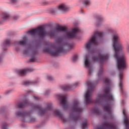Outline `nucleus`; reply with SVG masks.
I'll return each instance as SVG.
<instances>
[{
	"mask_svg": "<svg viewBox=\"0 0 129 129\" xmlns=\"http://www.w3.org/2000/svg\"><path fill=\"white\" fill-rule=\"evenodd\" d=\"M103 109L104 111L108 112V114L107 117L105 116L104 118H112L113 115L112 114L111 105L109 104H106L103 106Z\"/></svg>",
	"mask_w": 129,
	"mask_h": 129,
	"instance_id": "obj_12",
	"label": "nucleus"
},
{
	"mask_svg": "<svg viewBox=\"0 0 129 129\" xmlns=\"http://www.w3.org/2000/svg\"><path fill=\"white\" fill-rule=\"evenodd\" d=\"M104 83L106 87L104 89V94H98L97 98L95 101L96 104H99L103 101H109V102H112L114 101V98L112 94L110 92V87H111V81L108 78H105L104 79Z\"/></svg>",
	"mask_w": 129,
	"mask_h": 129,
	"instance_id": "obj_2",
	"label": "nucleus"
},
{
	"mask_svg": "<svg viewBox=\"0 0 129 129\" xmlns=\"http://www.w3.org/2000/svg\"><path fill=\"white\" fill-rule=\"evenodd\" d=\"M3 19H4V20H9V19H10V14L7 13H3Z\"/></svg>",
	"mask_w": 129,
	"mask_h": 129,
	"instance_id": "obj_26",
	"label": "nucleus"
},
{
	"mask_svg": "<svg viewBox=\"0 0 129 129\" xmlns=\"http://www.w3.org/2000/svg\"><path fill=\"white\" fill-rule=\"evenodd\" d=\"M65 46H67L70 49L73 48V45L69 43H65L64 45H60L57 47L44 48L43 51L49 53L51 56H60L61 53H65V48H64Z\"/></svg>",
	"mask_w": 129,
	"mask_h": 129,
	"instance_id": "obj_4",
	"label": "nucleus"
},
{
	"mask_svg": "<svg viewBox=\"0 0 129 129\" xmlns=\"http://www.w3.org/2000/svg\"><path fill=\"white\" fill-rule=\"evenodd\" d=\"M32 83H33V82H31L30 81H26L23 83V85L28 86V85H30V84H32Z\"/></svg>",
	"mask_w": 129,
	"mask_h": 129,
	"instance_id": "obj_28",
	"label": "nucleus"
},
{
	"mask_svg": "<svg viewBox=\"0 0 129 129\" xmlns=\"http://www.w3.org/2000/svg\"><path fill=\"white\" fill-rule=\"evenodd\" d=\"M108 54H102L99 53L98 56H93L92 59L93 61L101 62V63H103L104 61H106V60L108 59Z\"/></svg>",
	"mask_w": 129,
	"mask_h": 129,
	"instance_id": "obj_10",
	"label": "nucleus"
},
{
	"mask_svg": "<svg viewBox=\"0 0 129 129\" xmlns=\"http://www.w3.org/2000/svg\"><path fill=\"white\" fill-rule=\"evenodd\" d=\"M82 129H87V122L86 120L84 121L82 124Z\"/></svg>",
	"mask_w": 129,
	"mask_h": 129,
	"instance_id": "obj_27",
	"label": "nucleus"
},
{
	"mask_svg": "<svg viewBox=\"0 0 129 129\" xmlns=\"http://www.w3.org/2000/svg\"><path fill=\"white\" fill-rule=\"evenodd\" d=\"M16 51H18V49H16Z\"/></svg>",
	"mask_w": 129,
	"mask_h": 129,
	"instance_id": "obj_44",
	"label": "nucleus"
},
{
	"mask_svg": "<svg viewBox=\"0 0 129 129\" xmlns=\"http://www.w3.org/2000/svg\"><path fill=\"white\" fill-rule=\"evenodd\" d=\"M58 10L61 11L62 12H68L69 11L70 8L66 4H61L58 7Z\"/></svg>",
	"mask_w": 129,
	"mask_h": 129,
	"instance_id": "obj_20",
	"label": "nucleus"
},
{
	"mask_svg": "<svg viewBox=\"0 0 129 129\" xmlns=\"http://www.w3.org/2000/svg\"><path fill=\"white\" fill-rule=\"evenodd\" d=\"M113 47L115 51L114 57L117 60V67L120 72L119 74L120 79L119 87L122 94L126 95V92L123 90L122 78L123 77V70L126 68V58L123 53L124 47L118 34H115L113 36Z\"/></svg>",
	"mask_w": 129,
	"mask_h": 129,
	"instance_id": "obj_1",
	"label": "nucleus"
},
{
	"mask_svg": "<svg viewBox=\"0 0 129 129\" xmlns=\"http://www.w3.org/2000/svg\"><path fill=\"white\" fill-rule=\"evenodd\" d=\"M23 53L25 55H28V54H29V50H25L24 51Z\"/></svg>",
	"mask_w": 129,
	"mask_h": 129,
	"instance_id": "obj_36",
	"label": "nucleus"
},
{
	"mask_svg": "<svg viewBox=\"0 0 129 129\" xmlns=\"http://www.w3.org/2000/svg\"><path fill=\"white\" fill-rule=\"evenodd\" d=\"M31 36H35L36 34H38L39 38L40 39H43L45 38L46 35H47V32L45 30V28L43 26H40L36 29H32L28 31V32Z\"/></svg>",
	"mask_w": 129,
	"mask_h": 129,
	"instance_id": "obj_8",
	"label": "nucleus"
},
{
	"mask_svg": "<svg viewBox=\"0 0 129 129\" xmlns=\"http://www.w3.org/2000/svg\"><path fill=\"white\" fill-rule=\"evenodd\" d=\"M58 96L59 97L60 102L62 104L63 109H67L68 108V101L66 95L58 94Z\"/></svg>",
	"mask_w": 129,
	"mask_h": 129,
	"instance_id": "obj_11",
	"label": "nucleus"
},
{
	"mask_svg": "<svg viewBox=\"0 0 129 129\" xmlns=\"http://www.w3.org/2000/svg\"><path fill=\"white\" fill-rule=\"evenodd\" d=\"M84 64L86 68H89V75H91V74L92 73V70H93V69H92L91 62L89 60V59H88L87 57H86L85 59Z\"/></svg>",
	"mask_w": 129,
	"mask_h": 129,
	"instance_id": "obj_13",
	"label": "nucleus"
},
{
	"mask_svg": "<svg viewBox=\"0 0 129 129\" xmlns=\"http://www.w3.org/2000/svg\"><path fill=\"white\" fill-rule=\"evenodd\" d=\"M7 123H5L2 125V128L7 129Z\"/></svg>",
	"mask_w": 129,
	"mask_h": 129,
	"instance_id": "obj_37",
	"label": "nucleus"
},
{
	"mask_svg": "<svg viewBox=\"0 0 129 129\" xmlns=\"http://www.w3.org/2000/svg\"><path fill=\"white\" fill-rule=\"evenodd\" d=\"M28 92H32L31 91H28Z\"/></svg>",
	"mask_w": 129,
	"mask_h": 129,
	"instance_id": "obj_43",
	"label": "nucleus"
},
{
	"mask_svg": "<svg viewBox=\"0 0 129 129\" xmlns=\"http://www.w3.org/2000/svg\"><path fill=\"white\" fill-rule=\"evenodd\" d=\"M126 111L123 110V114L124 115V123L125 124V129H129V118L126 114Z\"/></svg>",
	"mask_w": 129,
	"mask_h": 129,
	"instance_id": "obj_14",
	"label": "nucleus"
},
{
	"mask_svg": "<svg viewBox=\"0 0 129 129\" xmlns=\"http://www.w3.org/2000/svg\"><path fill=\"white\" fill-rule=\"evenodd\" d=\"M53 113L55 114V115H56V116H58L60 118H61V120L63 121V122H67V119L64 117H63V114L60 112V111L58 109H54L53 110Z\"/></svg>",
	"mask_w": 129,
	"mask_h": 129,
	"instance_id": "obj_17",
	"label": "nucleus"
},
{
	"mask_svg": "<svg viewBox=\"0 0 129 129\" xmlns=\"http://www.w3.org/2000/svg\"><path fill=\"white\" fill-rule=\"evenodd\" d=\"M4 60V55L3 54L0 55V63H2Z\"/></svg>",
	"mask_w": 129,
	"mask_h": 129,
	"instance_id": "obj_34",
	"label": "nucleus"
},
{
	"mask_svg": "<svg viewBox=\"0 0 129 129\" xmlns=\"http://www.w3.org/2000/svg\"><path fill=\"white\" fill-rule=\"evenodd\" d=\"M28 105H31V103H30L29 101L27 100H25L22 102L18 103L17 105V106L18 107V108H23V107H25V106H28Z\"/></svg>",
	"mask_w": 129,
	"mask_h": 129,
	"instance_id": "obj_19",
	"label": "nucleus"
},
{
	"mask_svg": "<svg viewBox=\"0 0 129 129\" xmlns=\"http://www.w3.org/2000/svg\"><path fill=\"white\" fill-rule=\"evenodd\" d=\"M77 85H78V83H76L73 86L69 85H62L61 86V88L62 90H72V89L75 88Z\"/></svg>",
	"mask_w": 129,
	"mask_h": 129,
	"instance_id": "obj_16",
	"label": "nucleus"
},
{
	"mask_svg": "<svg viewBox=\"0 0 129 129\" xmlns=\"http://www.w3.org/2000/svg\"><path fill=\"white\" fill-rule=\"evenodd\" d=\"M15 45H21V46H25L27 44V40H21L20 41H15Z\"/></svg>",
	"mask_w": 129,
	"mask_h": 129,
	"instance_id": "obj_23",
	"label": "nucleus"
},
{
	"mask_svg": "<svg viewBox=\"0 0 129 129\" xmlns=\"http://www.w3.org/2000/svg\"><path fill=\"white\" fill-rule=\"evenodd\" d=\"M107 31H108V32L110 33H113V32H114V30L111 28H109L107 29Z\"/></svg>",
	"mask_w": 129,
	"mask_h": 129,
	"instance_id": "obj_33",
	"label": "nucleus"
},
{
	"mask_svg": "<svg viewBox=\"0 0 129 129\" xmlns=\"http://www.w3.org/2000/svg\"><path fill=\"white\" fill-rule=\"evenodd\" d=\"M11 92H12V90L7 91L5 92V93H6V94H9V93H11Z\"/></svg>",
	"mask_w": 129,
	"mask_h": 129,
	"instance_id": "obj_39",
	"label": "nucleus"
},
{
	"mask_svg": "<svg viewBox=\"0 0 129 129\" xmlns=\"http://www.w3.org/2000/svg\"><path fill=\"white\" fill-rule=\"evenodd\" d=\"M103 21V18H102V17H98L97 18V22L96 23V26H100Z\"/></svg>",
	"mask_w": 129,
	"mask_h": 129,
	"instance_id": "obj_25",
	"label": "nucleus"
},
{
	"mask_svg": "<svg viewBox=\"0 0 129 129\" xmlns=\"http://www.w3.org/2000/svg\"><path fill=\"white\" fill-rule=\"evenodd\" d=\"M32 71H33V70L32 69H26L24 70H19L17 71V73L20 76H25L26 73H28V72H32Z\"/></svg>",
	"mask_w": 129,
	"mask_h": 129,
	"instance_id": "obj_18",
	"label": "nucleus"
},
{
	"mask_svg": "<svg viewBox=\"0 0 129 129\" xmlns=\"http://www.w3.org/2000/svg\"><path fill=\"white\" fill-rule=\"evenodd\" d=\"M33 97L35 100H40V98H39L38 97L34 96Z\"/></svg>",
	"mask_w": 129,
	"mask_h": 129,
	"instance_id": "obj_40",
	"label": "nucleus"
},
{
	"mask_svg": "<svg viewBox=\"0 0 129 129\" xmlns=\"http://www.w3.org/2000/svg\"><path fill=\"white\" fill-rule=\"evenodd\" d=\"M102 73H103V68H101L98 73V76H100L101 75H102Z\"/></svg>",
	"mask_w": 129,
	"mask_h": 129,
	"instance_id": "obj_29",
	"label": "nucleus"
},
{
	"mask_svg": "<svg viewBox=\"0 0 129 129\" xmlns=\"http://www.w3.org/2000/svg\"><path fill=\"white\" fill-rule=\"evenodd\" d=\"M87 84L88 86V90L85 95V102L86 104H89L93 102L91 95H92V93H93L95 84L91 81H88L87 82Z\"/></svg>",
	"mask_w": 129,
	"mask_h": 129,
	"instance_id": "obj_7",
	"label": "nucleus"
},
{
	"mask_svg": "<svg viewBox=\"0 0 129 129\" xmlns=\"http://www.w3.org/2000/svg\"><path fill=\"white\" fill-rule=\"evenodd\" d=\"M57 32H64L66 34L68 39H73L76 38V34L79 32L78 28H74L72 31H69L67 28L62 26H58L55 29L52 30L48 32V35L50 37H55Z\"/></svg>",
	"mask_w": 129,
	"mask_h": 129,
	"instance_id": "obj_3",
	"label": "nucleus"
},
{
	"mask_svg": "<svg viewBox=\"0 0 129 129\" xmlns=\"http://www.w3.org/2000/svg\"><path fill=\"white\" fill-rule=\"evenodd\" d=\"M103 35H104V33L103 32L99 31H96L95 32L91 39L85 45L86 50L89 51V52L92 51L93 45L97 44V39H98V37L99 38H101Z\"/></svg>",
	"mask_w": 129,
	"mask_h": 129,
	"instance_id": "obj_6",
	"label": "nucleus"
},
{
	"mask_svg": "<svg viewBox=\"0 0 129 129\" xmlns=\"http://www.w3.org/2000/svg\"><path fill=\"white\" fill-rule=\"evenodd\" d=\"M72 112L70 114V118L74 121H77L81 118L77 113H80L83 111V109L79 107V102L78 100H75L71 105Z\"/></svg>",
	"mask_w": 129,
	"mask_h": 129,
	"instance_id": "obj_5",
	"label": "nucleus"
},
{
	"mask_svg": "<svg viewBox=\"0 0 129 129\" xmlns=\"http://www.w3.org/2000/svg\"><path fill=\"white\" fill-rule=\"evenodd\" d=\"M47 79H48V80H53V78L51 76H47Z\"/></svg>",
	"mask_w": 129,
	"mask_h": 129,
	"instance_id": "obj_38",
	"label": "nucleus"
},
{
	"mask_svg": "<svg viewBox=\"0 0 129 129\" xmlns=\"http://www.w3.org/2000/svg\"><path fill=\"white\" fill-rule=\"evenodd\" d=\"M93 112H94V113H96V114H99V112H100V111L99 110V109L98 108L93 109Z\"/></svg>",
	"mask_w": 129,
	"mask_h": 129,
	"instance_id": "obj_30",
	"label": "nucleus"
},
{
	"mask_svg": "<svg viewBox=\"0 0 129 129\" xmlns=\"http://www.w3.org/2000/svg\"><path fill=\"white\" fill-rule=\"evenodd\" d=\"M81 3L84 5L85 7H87L90 5V1L89 0H81Z\"/></svg>",
	"mask_w": 129,
	"mask_h": 129,
	"instance_id": "obj_24",
	"label": "nucleus"
},
{
	"mask_svg": "<svg viewBox=\"0 0 129 129\" xmlns=\"http://www.w3.org/2000/svg\"><path fill=\"white\" fill-rule=\"evenodd\" d=\"M17 115L19 117H23L25 118L27 117V116H30L31 115V112H23V111H18L16 113Z\"/></svg>",
	"mask_w": 129,
	"mask_h": 129,
	"instance_id": "obj_15",
	"label": "nucleus"
},
{
	"mask_svg": "<svg viewBox=\"0 0 129 129\" xmlns=\"http://www.w3.org/2000/svg\"><path fill=\"white\" fill-rule=\"evenodd\" d=\"M33 109L34 110H37L38 113L40 115H43V114H45L48 110H52V104H48L46 109H43L41 107L40 105H36L34 106H32Z\"/></svg>",
	"mask_w": 129,
	"mask_h": 129,
	"instance_id": "obj_9",
	"label": "nucleus"
},
{
	"mask_svg": "<svg viewBox=\"0 0 129 129\" xmlns=\"http://www.w3.org/2000/svg\"><path fill=\"white\" fill-rule=\"evenodd\" d=\"M78 60V55H75L73 58V61H77Z\"/></svg>",
	"mask_w": 129,
	"mask_h": 129,
	"instance_id": "obj_32",
	"label": "nucleus"
},
{
	"mask_svg": "<svg viewBox=\"0 0 129 129\" xmlns=\"http://www.w3.org/2000/svg\"><path fill=\"white\" fill-rule=\"evenodd\" d=\"M11 4L13 5H16L19 3V0H9Z\"/></svg>",
	"mask_w": 129,
	"mask_h": 129,
	"instance_id": "obj_31",
	"label": "nucleus"
},
{
	"mask_svg": "<svg viewBox=\"0 0 129 129\" xmlns=\"http://www.w3.org/2000/svg\"><path fill=\"white\" fill-rule=\"evenodd\" d=\"M38 54V50L34 49L32 51L31 54V58L30 59V62H35L36 61V55Z\"/></svg>",
	"mask_w": 129,
	"mask_h": 129,
	"instance_id": "obj_21",
	"label": "nucleus"
},
{
	"mask_svg": "<svg viewBox=\"0 0 129 129\" xmlns=\"http://www.w3.org/2000/svg\"><path fill=\"white\" fill-rule=\"evenodd\" d=\"M9 46H11V40H10V39H7L3 43V50L6 51V50H7V48H8Z\"/></svg>",
	"mask_w": 129,
	"mask_h": 129,
	"instance_id": "obj_22",
	"label": "nucleus"
},
{
	"mask_svg": "<svg viewBox=\"0 0 129 129\" xmlns=\"http://www.w3.org/2000/svg\"><path fill=\"white\" fill-rule=\"evenodd\" d=\"M126 51L128 54H129V43H127V46L126 47Z\"/></svg>",
	"mask_w": 129,
	"mask_h": 129,
	"instance_id": "obj_35",
	"label": "nucleus"
},
{
	"mask_svg": "<svg viewBox=\"0 0 129 129\" xmlns=\"http://www.w3.org/2000/svg\"><path fill=\"white\" fill-rule=\"evenodd\" d=\"M14 19L15 20H17V19H18V16H15V17H14Z\"/></svg>",
	"mask_w": 129,
	"mask_h": 129,
	"instance_id": "obj_41",
	"label": "nucleus"
},
{
	"mask_svg": "<svg viewBox=\"0 0 129 129\" xmlns=\"http://www.w3.org/2000/svg\"><path fill=\"white\" fill-rule=\"evenodd\" d=\"M48 92H49V90L46 91L45 94H48Z\"/></svg>",
	"mask_w": 129,
	"mask_h": 129,
	"instance_id": "obj_42",
	"label": "nucleus"
}]
</instances>
